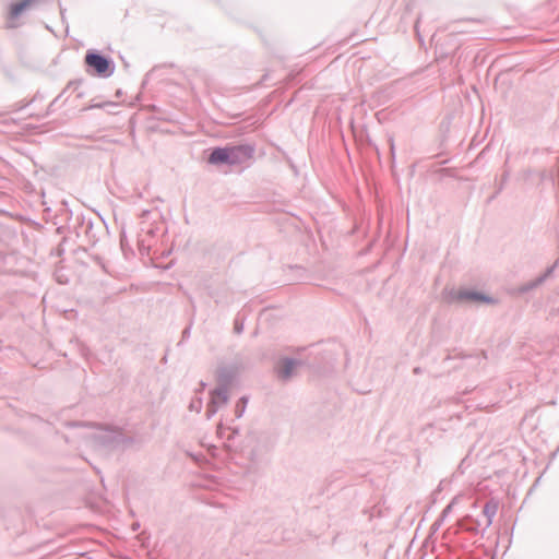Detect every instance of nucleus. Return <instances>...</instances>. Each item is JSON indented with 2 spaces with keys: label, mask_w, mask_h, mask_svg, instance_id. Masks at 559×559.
I'll return each instance as SVG.
<instances>
[{
  "label": "nucleus",
  "mask_w": 559,
  "mask_h": 559,
  "mask_svg": "<svg viewBox=\"0 0 559 559\" xmlns=\"http://www.w3.org/2000/svg\"><path fill=\"white\" fill-rule=\"evenodd\" d=\"M34 0H21L19 2L12 3L10 7V17L16 19L22 12L28 9Z\"/></svg>",
  "instance_id": "obj_5"
},
{
  "label": "nucleus",
  "mask_w": 559,
  "mask_h": 559,
  "mask_svg": "<svg viewBox=\"0 0 559 559\" xmlns=\"http://www.w3.org/2000/svg\"><path fill=\"white\" fill-rule=\"evenodd\" d=\"M252 156V148L250 146H229L217 147L212 151L209 156V163L212 165L228 164L236 165L249 160Z\"/></svg>",
  "instance_id": "obj_1"
},
{
  "label": "nucleus",
  "mask_w": 559,
  "mask_h": 559,
  "mask_svg": "<svg viewBox=\"0 0 559 559\" xmlns=\"http://www.w3.org/2000/svg\"><path fill=\"white\" fill-rule=\"evenodd\" d=\"M497 510H498V503H497V502H493V501H491V502L487 503V504L485 506V508H484V512H485V514H487L488 516H492V515H495V513L497 512Z\"/></svg>",
  "instance_id": "obj_7"
},
{
  "label": "nucleus",
  "mask_w": 559,
  "mask_h": 559,
  "mask_svg": "<svg viewBox=\"0 0 559 559\" xmlns=\"http://www.w3.org/2000/svg\"><path fill=\"white\" fill-rule=\"evenodd\" d=\"M228 401V391L227 388H218L215 389L211 394V401L209 404V412L215 413L216 409L227 403Z\"/></svg>",
  "instance_id": "obj_3"
},
{
  "label": "nucleus",
  "mask_w": 559,
  "mask_h": 559,
  "mask_svg": "<svg viewBox=\"0 0 559 559\" xmlns=\"http://www.w3.org/2000/svg\"><path fill=\"white\" fill-rule=\"evenodd\" d=\"M85 63L93 68L99 75H105L109 71V61L98 53L88 52L85 56Z\"/></svg>",
  "instance_id": "obj_2"
},
{
  "label": "nucleus",
  "mask_w": 559,
  "mask_h": 559,
  "mask_svg": "<svg viewBox=\"0 0 559 559\" xmlns=\"http://www.w3.org/2000/svg\"><path fill=\"white\" fill-rule=\"evenodd\" d=\"M295 364L293 361H284L278 373L282 378L286 379L290 376Z\"/></svg>",
  "instance_id": "obj_6"
},
{
  "label": "nucleus",
  "mask_w": 559,
  "mask_h": 559,
  "mask_svg": "<svg viewBox=\"0 0 559 559\" xmlns=\"http://www.w3.org/2000/svg\"><path fill=\"white\" fill-rule=\"evenodd\" d=\"M237 407H242L241 409L245 408L243 404H237Z\"/></svg>",
  "instance_id": "obj_9"
},
{
  "label": "nucleus",
  "mask_w": 559,
  "mask_h": 559,
  "mask_svg": "<svg viewBox=\"0 0 559 559\" xmlns=\"http://www.w3.org/2000/svg\"><path fill=\"white\" fill-rule=\"evenodd\" d=\"M237 407H242L241 409L245 408L243 404H237Z\"/></svg>",
  "instance_id": "obj_10"
},
{
  "label": "nucleus",
  "mask_w": 559,
  "mask_h": 559,
  "mask_svg": "<svg viewBox=\"0 0 559 559\" xmlns=\"http://www.w3.org/2000/svg\"><path fill=\"white\" fill-rule=\"evenodd\" d=\"M241 404H243V406L246 405L247 401L245 399H242L241 401Z\"/></svg>",
  "instance_id": "obj_8"
},
{
  "label": "nucleus",
  "mask_w": 559,
  "mask_h": 559,
  "mask_svg": "<svg viewBox=\"0 0 559 559\" xmlns=\"http://www.w3.org/2000/svg\"><path fill=\"white\" fill-rule=\"evenodd\" d=\"M459 300H467L472 302L493 304L495 299L478 292L463 289L457 293Z\"/></svg>",
  "instance_id": "obj_4"
}]
</instances>
